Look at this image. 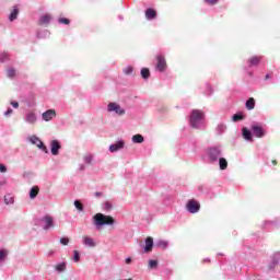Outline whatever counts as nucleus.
I'll use <instances>...</instances> for the list:
<instances>
[{"label":"nucleus","mask_w":280,"mask_h":280,"mask_svg":"<svg viewBox=\"0 0 280 280\" xmlns=\"http://www.w3.org/2000/svg\"><path fill=\"white\" fill-rule=\"evenodd\" d=\"M92 220L96 229H102V226H113V224H115V218L100 212L96 213Z\"/></svg>","instance_id":"f257e3e1"},{"label":"nucleus","mask_w":280,"mask_h":280,"mask_svg":"<svg viewBox=\"0 0 280 280\" xmlns=\"http://www.w3.org/2000/svg\"><path fill=\"white\" fill-rule=\"evenodd\" d=\"M189 121L191 128H200L205 124V113L200 109H194L190 114Z\"/></svg>","instance_id":"f03ea898"},{"label":"nucleus","mask_w":280,"mask_h":280,"mask_svg":"<svg viewBox=\"0 0 280 280\" xmlns=\"http://www.w3.org/2000/svg\"><path fill=\"white\" fill-rule=\"evenodd\" d=\"M206 156L208 159V163H218L222 156V148L221 147H210L206 150Z\"/></svg>","instance_id":"7ed1b4c3"},{"label":"nucleus","mask_w":280,"mask_h":280,"mask_svg":"<svg viewBox=\"0 0 280 280\" xmlns=\"http://www.w3.org/2000/svg\"><path fill=\"white\" fill-rule=\"evenodd\" d=\"M36 224L42 226L44 231H49V229H54V217L46 214L43 218L38 219Z\"/></svg>","instance_id":"20e7f679"},{"label":"nucleus","mask_w":280,"mask_h":280,"mask_svg":"<svg viewBox=\"0 0 280 280\" xmlns=\"http://www.w3.org/2000/svg\"><path fill=\"white\" fill-rule=\"evenodd\" d=\"M186 209L188 213H198L200 211V202L196 199H190L186 205Z\"/></svg>","instance_id":"39448f33"},{"label":"nucleus","mask_w":280,"mask_h":280,"mask_svg":"<svg viewBox=\"0 0 280 280\" xmlns=\"http://www.w3.org/2000/svg\"><path fill=\"white\" fill-rule=\"evenodd\" d=\"M108 113H116V115H125L126 110L119 106L117 103H109L107 106Z\"/></svg>","instance_id":"423d86ee"},{"label":"nucleus","mask_w":280,"mask_h":280,"mask_svg":"<svg viewBox=\"0 0 280 280\" xmlns=\"http://www.w3.org/2000/svg\"><path fill=\"white\" fill-rule=\"evenodd\" d=\"M252 132L254 137H257L258 139L266 137V129L259 125H252Z\"/></svg>","instance_id":"0eeeda50"},{"label":"nucleus","mask_w":280,"mask_h":280,"mask_svg":"<svg viewBox=\"0 0 280 280\" xmlns=\"http://www.w3.org/2000/svg\"><path fill=\"white\" fill-rule=\"evenodd\" d=\"M156 69L160 71V73H163V71H165V69H167V61L165 60V57H163V55H158L156 56Z\"/></svg>","instance_id":"6e6552de"},{"label":"nucleus","mask_w":280,"mask_h":280,"mask_svg":"<svg viewBox=\"0 0 280 280\" xmlns=\"http://www.w3.org/2000/svg\"><path fill=\"white\" fill-rule=\"evenodd\" d=\"M31 143H33L34 145H37V148H39V150L45 152V154H47V152H49L47 150V147L45 145V143H43V141H40V139L36 136L31 137Z\"/></svg>","instance_id":"1a4fd4ad"},{"label":"nucleus","mask_w":280,"mask_h":280,"mask_svg":"<svg viewBox=\"0 0 280 280\" xmlns=\"http://www.w3.org/2000/svg\"><path fill=\"white\" fill-rule=\"evenodd\" d=\"M61 148L62 147L60 145V142L58 140H52L50 142V152L54 156H58Z\"/></svg>","instance_id":"9d476101"},{"label":"nucleus","mask_w":280,"mask_h":280,"mask_svg":"<svg viewBox=\"0 0 280 280\" xmlns=\"http://www.w3.org/2000/svg\"><path fill=\"white\" fill-rule=\"evenodd\" d=\"M124 145H126V142H124V140H118L109 147V152H119V150H124Z\"/></svg>","instance_id":"9b49d317"},{"label":"nucleus","mask_w":280,"mask_h":280,"mask_svg":"<svg viewBox=\"0 0 280 280\" xmlns=\"http://www.w3.org/2000/svg\"><path fill=\"white\" fill-rule=\"evenodd\" d=\"M56 117V110L55 109H48L45 113L42 114V119L44 121H51V119Z\"/></svg>","instance_id":"f8f14e48"},{"label":"nucleus","mask_w":280,"mask_h":280,"mask_svg":"<svg viewBox=\"0 0 280 280\" xmlns=\"http://www.w3.org/2000/svg\"><path fill=\"white\" fill-rule=\"evenodd\" d=\"M154 247V238L147 237L145 238V246H144V253H151L152 248Z\"/></svg>","instance_id":"ddd939ff"},{"label":"nucleus","mask_w":280,"mask_h":280,"mask_svg":"<svg viewBox=\"0 0 280 280\" xmlns=\"http://www.w3.org/2000/svg\"><path fill=\"white\" fill-rule=\"evenodd\" d=\"M50 22H51V15L49 14H43L39 18V25H49Z\"/></svg>","instance_id":"4468645a"},{"label":"nucleus","mask_w":280,"mask_h":280,"mask_svg":"<svg viewBox=\"0 0 280 280\" xmlns=\"http://www.w3.org/2000/svg\"><path fill=\"white\" fill-rule=\"evenodd\" d=\"M259 62H261V57H259V56H254L248 59L249 67H257V65H259Z\"/></svg>","instance_id":"2eb2a0df"},{"label":"nucleus","mask_w":280,"mask_h":280,"mask_svg":"<svg viewBox=\"0 0 280 280\" xmlns=\"http://www.w3.org/2000/svg\"><path fill=\"white\" fill-rule=\"evenodd\" d=\"M83 244H84V246H89L90 248H95V246H96L95 241L93 238H91L90 236H85L83 238Z\"/></svg>","instance_id":"dca6fc26"},{"label":"nucleus","mask_w":280,"mask_h":280,"mask_svg":"<svg viewBox=\"0 0 280 280\" xmlns=\"http://www.w3.org/2000/svg\"><path fill=\"white\" fill-rule=\"evenodd\" d=\"M36 120H37V117H36V114H34V112L26 114V117H25L26 124H34Z\"/></svg>","instance_id":"f3484780"},{"label":"nucleus","mask_w":280,"mask_h":280,"mask_svg":"<svg viewBox=\"0 0 280 280\" xmlns=\"http://www.w3.org/2000/svg\"><path fill=\"white\" fill-rule=\"evenodd\" d=\"M145 16H147L148 21H152V20L156 19V11L154 9H147Z\"/></svg>","instance_id":"a211bd4d"},{"label":"nucleus","mask_w":280,"mask_h":280,"mask_svg":"<svg viewBox=\"0 0 280 280\" xmlns=\"http://www.w3.org/2000/svg\"><path fill=\"white\" fill-rule=\"evenodd\" d=\"M243 137L246 141H253V132L247 128H243Z\"/></svg>","instance_id":"6ab92c4d"},{"label":"nucleus","mask_w":280,"mask_h":280,"mask_svg":"<svg viewBox=\"0 0 280 280\" xmlns=\"http://www.w3.org/2000/svg\"><path fill=\"white\" fill-rule=\"evenodd\" d=\"M219 167L220 170H226L229 167V162L224 158L219 159Z\"/></svg>","instance_id":"aec40b11"},{"label":"nucleus","mask_w":280,"mask_h":280,"mask_svg":"<svg viewBox=\"0 0 280 280\" xmlns=\"http://www.w3.org/2000/svg\"><path fill=\"white\" fill-rule=\"evenodd\" d=\"M38 191H40V189L38 188V186H34L31 191H30V198L32 200H34V198H36V196H38Z\"/></svg>","instance_id":"412c9836"},{"label":"nucleus","mask_w":280,"mask_h":280,"mask_svg":"<svg viewBox=\"0 0 280 280\" xmlns=\"http://www.w3.org/2000/svg\"><path fill=\"white\" fill-rule=\"evenodd\" d=\"M245 106L248 110H253V108H255V98H248Z\"/></svg>","instance_id":"4be33fe9"},{"label":"nucleus","mask_w":280,"mask_h":280,"mask_svg":"<svg viewBox=\"0 0 280 280\" xmlns=\"http://www.w3.org/2000/svg\"><path fill=\"white\" fill-rule=\"evenodd\" d=\"M155 246L158 247V248H167V246H170V243L167 242V241H163V240H161V241H158L156 243H155Z\"/></svg>","instance_id":"5701e85b"},{"label":"nucleus","mask_w":280,"mask_h":280,"mask_svg":"<svg viewBox=\"0 0 280 280\" xmlns=\"http://www.w3.org/2000/svg\"><path fill=\"white\" fill-rule=\"evenodd\" d=\"M57 272H65L67 270V262H59L56 265Z\"/></svg>","instance_id":"b1692460"},{"label":"nucleus","mask_w":280,"mask_h":280,"mask_svg":"<svg viewBox=\"0 0 280 280\" xmlns=\"http://www.w3.org/2000/svg\"><path fill=\"white\" fill-rule=\"evenodd\" d=\"M19 16V9L14 8L13 11L9 15L10 21H16Z\"/></svg>","instance_id":"393cba45"},{"label":"nucleus","mask_w":280,"mask_h":280,"mask_svg":"<svg viewBox=\"0 0 280 280\" xmlns=\"http://www.w3.org/2000/svg\"><path fill=\"white\" fill-rule=\"evenodd\" d=\"M244 119V114L242 113H236L232 117V121H242Z\"/></svg>","instance_id":"a878e982"},{"label":"nucleus","mask_w":280,"mask_h":280,"mask_svg":"<svg viewBox=\"0 0 280 280\" xmlns=\"http://www.w3.org/2000/svg\"><path fill=\"white\" fill-rule=\"evenodd\" d=\"M141 75L144 80H148V78H150V69L148 68H142L141 69Z\"/></svg>","instance_id":"bb28decb"},{"label":"nucleus","mask_w":280,"mask_h":280,"mask_svg":"<svg viewBox=\"0 0 280 280\" xmlns=\"http://www.w3.org/2000/svg\"><path fill=\"white\" fill-rule=\"evenodd\" d=\"M224 130H226V125H224V124L218 125V127H217V135H223Z\"/></svg>","instance_id":"cd10ccee"},{"label":"nucleus","mask_w":280,"mask_h":280,"mask_svg":"<svg viewBox=\"0 0 280 280\" xmlns=\"http://www.w3.org/2000/svg\"><path fill=\"white\" fill-rule=\"evenodd\" d=\"M132 142H133V143H143V136H141V135H135V136L132 137Z\"/></svg>","instance_id":"c85d7f7f"},{"label":"nucleus","mask_w":280,"mask_h":280,"mask_svg":"<svg viewBox=\"0 0 280 280\" xmlns=\"http://www.w3.org/2000/svg\"><path fill=\"white\" fill-rule=\"evenodd\" d=\"M4 202L7 205H14V197H12V195H5L4 196Z\"/></svg>","instance_id":"c756f323"},{"label":"nucleus","mask_w":280,"mask_h":280,"mask_svg":"<svg viewBox=\"0 0 280 280\" xmlns=\"http://www.w3.org/2000/svg\"><path fill=\"white\" fill-rule=\"evenodd\" d=\"M110 209H113V202L110 201H105L103 203V211H110Z\"/></svg>","instance_id":"7c9ffc66"},{"label":"nucleus","mask_w":280,"mask_h":280,"mask_svg":"<svg viewBox=\"0 0 280 280\" xmlns=\"http://www.w3.org/2000/svg\"><path fill=\"white\" fill-rule=\"evenodd\" d=\"M279 259H280V253L277 252L272 256V266H277V264H279Z\"/></svg>","instance_id":"2f4dec72"},{"label":"nucleus","mask_w":280,"mask_h":280,"mask_svg":"<svg viewBox=\"0 0 280 280\" xmlns=\"http://www.w3.org/2000/svg\"><path fill=\"white\" fill-rule=\"evenodd\" d=\"M74 207H75V209H78V211H84V205H82V202H80V200L74 201Z\"/></svg>","instance_id":"473e14b6"},{"label":"nucleus","mask_w":280,"mask_h":280,"mask_svg":"<svg viewBox=\"0 0 280 280\" xmlns=\"http://www.w3.org/2000/svg\"><path fill=\"white\" fill-rule=\"evenodd\" d=\"M10 55L8 52H1L0 54V62H5V60H9Z\"/></svg>","instance_id":"72a5a7b5"},{"label":"nucleus","mask_w":280,"mask_h":280,"mask_svg":"<svg viewBox=\"0 0 280 280\" xmlns=\"http://www.w3.org/2000/svg\"><path fill=\"white\" fill-rule=\"evenodd\" d=\"M7 75L8 78H14L16 75V70H14L13 68L8 69Z\"/></svg>","instance_id":"f704fd0d"},{"label":"nucleus","mask_w":280,"mask_h":280,"mask_svg":"<svg viewBox=\"0 0 280 280\" xmlns=\"http://www.w3.org/2000/svg\"><path fill=\"white\" fill-rule=\"evenodd\" d=\"M84 162L88 163V165H91V163H93V154L85 155Z\"/></svg>","instance_id":"c9c22d12"},{"label":"nucleus","mask_w":280,"mask_h":280,"mask_svg":"<svg viewBox=\"0 0 280 280\" xmlns=\"http://www.w3.org/2000/svg\"><path fill=\"white\" fill-rule=\"evenodd\" d=\"M58 23L63 24V25H69V23H71V21L67 18H60L58 20Z\"/></svg>","instance_id":"e433bc0d"},{"label":"nucleus","mask_w":280,"mask_h":280,"mask_svg":"<svg viewBox=\"0 0 280 280\" xmlns=\"http://www.w3.org/2000/svg\"><path fill=\"white\" fill-rule=\"evenodd\" d=\"M5 257H8V250L0 249V261L5 259Z\"/></svg>","instance_id":"4c0bfd02"},{"label":"nucleus","mask_w":280,"mask_h":280,"mask_svg":"<svg viewBox=\"0 0 280 280\" xmlns=\"http://www.w3.org/2000/svg\"><path fill=\"white\" fill-rule=\"evenodd\" d=\"M159 266V261L156 260H149V268H156Z\"/></svg>","instance_id":"58836bf2"},{"label":"nucleus","mask_w":280,"mask_h":280,"mask_svg":"<svg viewBox=\"0 0 280 280\" xmlns=\"http://www.w3.org/2000/svg\"><path fill=\"white\" fill-rule=\"evenodd\" d=\"M60 244H62V246H68V244H69V237H61V238H60Z\"/></svg>","instance_id":"ea45409f"},{"label":"nucleus","mask_w":280,"mask_h":280,"mask_svg":"<svg viewBox=\"0 0 280 280\" xmlns=\"http://www.w3.org/2000/svg\"><path fill=\"white\" fill-rule=\"evenodd\" d=\"M132 71H133V69L130 66L124 69V73H126V75H130V73H132Z\"/></svg>","instance_id":"a19ab883"},{"label":"nucleus","mask_w":280,"mask_h":280,"mask_svg":"<svg viewBox=\"0 0 280 280\" xmlns=\"http://www.w3.org/2000/svg\"><path fill=\"white\" fill-rule=\"evenodd\" d=\"M73 260L74 261H80V253L78 250L73 252Z\"/></svg>","instance_id":"79ce46f5"},{"label":"nucleus","mask_w":280,"mask_h":280,"mask_svg":"<svg viewBox=\"0 0 280 280\" xmlns=\"http://www.w3.org/2000/svg\"><path fill=\"white\" fill-rule=\"evenodd\" d=\"M0 172L1 174H5V172H8V167L4 164L0 163Z\"/></svg>","instance_id":"37998d69"},{"label":"nucleus","mask_w":280,"mask_h":280,"mask_svg":"<svg viewBox=\"0 0 280 280\" xmlns=\"http://www.w3.org/2000/svg\"><path fill=\"white\" fill-rule=\"evenodd\" d=\"M220 0H205L206 3H208L209 5H215V3H218Z\"/></svg>","instance_id":"c03bdc74"},{"label":"nucleus","mask_w":280,"mask_h":280,"mask_svg":"<svg viewBox=\"0 0 280 280\" xmlns=\"http://www.w3.org/2000/svg\"><path fill=\"white\" fill-rule=\"evenodd\" d=\"M13 110L12 108H8L7 112H4V117H9V115H12Z\"/></svg>","instance_id":"a18cd8bd"},{"label":"nucleus","mask_w":280,"mask_h":280,"mask_svg":"<svg viewBox=\"0 0 280 280\" xmlns=\"http://www.w3.org/2000/svg\"><path fill=\"white\" fill-rule=\"evenodd\" d=\"M11 105L13 106V108H19V102H11Z\"/></svg>","instance_id":"49530a36"},{"label":"nucleus","mask_w":280,"mask_h":280,"mask_svg":"<svg viewBox=\"0 0 280 280\" xmlns=\"http://www.w3.org/2000/svg\"><path fill=\"white\" fill-rule=\"evenodd\" d=\"M125 262H126L127 265L132 264V258H130V257L126 258Z\"/></svg>","instance_id":"de8ad7c7"},{"label":"nucleus","mask_w":280,"mask_h":280,"mask_svg":"<svg viewBox=\"0 0 280 280\" xmlns=\"http://www.w3.org/2000/svg\"><path fill=\"white\" fill-rule=\"evenodd\" d=\"M94 196H95L96 198H101V196H102V192H100V191H96V192L94 194Z\"/></svg>","instance_id":"09e8293b"},{"label":"nucleus","mask_w":280,"mask_h":280,"mask_svg":"<svg viewBox=\"0 0 280 280\" xmlns=\"http://www.w3.org/2000/svg\"><path fill=\"white\" fill-rule=\"evenodd\" d=\"M270 74H266L265 80H269Z\"/></svg>","instance_id":"8fccbe9b"},{"label":"nucleus","mask_w":280,"mask_h":280,"mask_svg":"<svg viewBox=\"0 0 280 280\" xmlns=\"http://www.w3.org/2000/svg\"><path fill=\"white\" fill-rule=\"evenodd\" d=\"M80 170H81V172L84 171V165H81V166H80Z\"/></svg>","instance_id":"3c124183"},{"label":"nucleus","mask_w":280,"mask_h":280,"mask_svg":"<svg viewBox=\"0 0 280 280\" xmlns=\"http://www.w3.org/2000/svg\"><path fill=\"white\" fill-rule=\"evenodd\" d=\"M272 163H273V165H277V161H273Z\"/></svg>","instance_id":"603ef678"},{"label":"nucleus","mask_w":280,"mask_h":280,"mask_svg":"<svg viewBox=\"0 0 280 280\" xmlns=\"http://www.w3.org/2000/svg\"><path fill=\"white\" fill-rule=\"evenodd\" d=\"M44 34H47V31H44Z\"/></svg>","instance_id":"864d4df0"},{"label":"nucleus","mask_w":280,"mask_h":280,"mask_svg":"<svg viewBox=\"0 0 280 280\" xmlns=\"http://www.w3.org/2000/svg\"><path fill=\"white\" fill-rule=\"evenodd\" d=\"M205 261H209V259H205Z\"/></svg>","instance_id":"5fc2aeb1"}]
</instances>
